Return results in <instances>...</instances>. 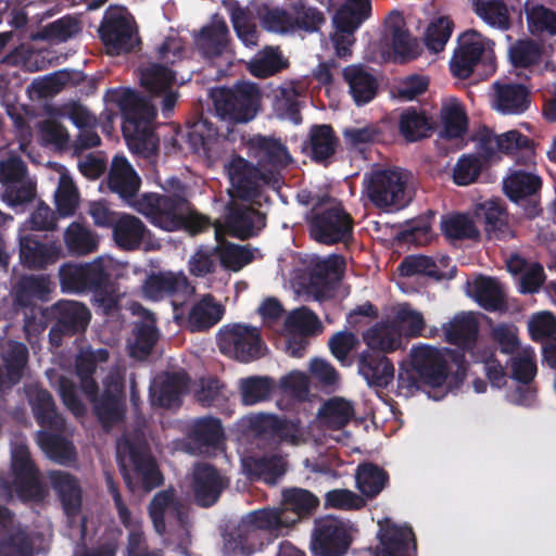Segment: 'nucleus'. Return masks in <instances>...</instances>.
<instances>
[{
	"mask_svg": "<svg viewBox=\"0 0 556 556\" xmlns=\"http://www.w3.org/2000/svg\"><path fill=\"white\" fill-rule=\"evenodd\" d=\"M185 45L178 36H168L157 53L162 63H151L140 70L141 87L149 98L131 89L108 90L104 100L114 103L121 111L122 130L129 150L143 157L152 156L157 149L153 130L156 106L164 117H168L177 103L179 92L175 72L168 67L180 60Z\"/></svg>",
	"mask_w": 556,
	"mask_h": 556,
	"instance_id": "1",
	"label": "nucleus"
},
{
	"mask_svg": "<svg viewBox=\"0 0 556 556\" xmlns=\"http://www.w3.org/2000/svg\"><path fill=\"white\" fill-rule=\"evenodd\" d=\"M317 505L318 498L308 490H283L280 506L252 510L223 534V553L227 556L254 555L265 542L282 534L285 529L311 514Z\"/></svg>",
	"mask_w": 556,
	"mask_h": 556,
	"instance_id": "2",
	"label": "nucleus"
},
{
	"mask_svg": "<svg viewBox=\"0 0 556 556\" xmlns=\"http://www.w3.org/2000/svg\"><path fill=\"white\" fill-rule=\"evenodd\" d=\"M136 208L151 224L166 231L186 228L191 235H197L211 227L205 216L190 210L184 194L146 193L137 202Z\"/></svg>",
	"mask_w": 556,
	"mask_h": 556,
	"instance_id": "3",
	"label": "nucleus"
},
{
	"mask_svg": "<svg viewBox=\"0 0 556 556\" xmlns=\"http://www.w3.org/2000/svg\"><path fill=\"white\" fill-rule=\"evenodd\" d=\"M410 366H401L397 375V394L405 399L415 395L422 384L439 388L448 375L447 357L450 350L420 344L413 346L409 353Z\"/></svg>",
	"mask_w": 556,
	"mask_h": 556,
	"instance_id": "4",
	"label": "nucleus"
},
{
	"mask_svg": "<svg viewBox=\"0 0 556 556\" xmlns=\"http://www.w3.org/2000/svg\"><path fill=\"white\" fill-rule=\"evenodd\" d=\"M109 355L108 349H92L88 345L80 349L75 359L80 390L93 404L99 419L106 425L121 420L125 414L123 395L103 392L99 396V386L94 375L101 364L108 362Z\"/></svg>",
	"mask_w": 556,
	"mask_h": 556,
	"instance_id": "5",
	"label": "nucleus"
},
{
	"mask_svg": "<svg viewBox=\"0 0 556 556\" xmlns=\"http://www.w3.org/2000/svg\"><path fill=\"white\" fill-rule=\"evenodd\" d=\"M116 457L124 481L131 492H150L159 486L162 475L143 435L123 434L116 442Z\"/></svg>",
	"mask_w": 556,
	"mask_h": 556,
	"instance_id": "6",
	"label": "nucleus"
},
{
	"mask_svg": "<svg viewBox=\"0 0 556 556\" xmlns=\"http://www.w3.org/2000/svg\"><path fill=\"white\" fill-rule=\"evenodd\" d=\"M407 181L408 175L401 168H374L363 179L370 202L386 212L399 211L410 202Z\"/></svg>",
	"mask_w": 556,
	"mask_h": 556,
	"instance_id": "7",
	"label": "nucleus"
},
{
	"mask_svg": "<svg viewBox=\"0 0 556 556\" xmlns=\"http://www.w3.org/2000/svg\"><path fill=\"white\" fill-rule=\"evenodd\" d=\"M229 179L228 193L232 200L240 199L251 204L262 205L267 202L265 187L277 188L274 179L256 164H253L241 156H233L224 165Z\"/></svg>",
	"mask_w": 556,
	"mask_h": 556,
	"instance_id": "8",
	"label": "nucleus"
},
{
	"mask_svg": "<svg viewBox=\"0 0 556 556\" xmlns=\"http://www.w3.org/2000/svg\"><path fill=\"white\" fill-rule=\"evenodd\" d=\"M11 465L14 473L13 485L0 478V496L11 500L16 493L22 501H41L46 490L38 479V471L30 459L29 451L23 442L11 448Z\"/></svg>",
	"mask_w": 556,
	"mask_h": 556,
	"instance_id": "9",
	"label": "nucleus"
},
{
	"mask_svg": "<svg viewBox=\"0 0 556 556\" xmlns=\"http://www.w3.org/2000/svg\"><path fill=\"white\" fill-rule=\"evenodd\" d=\"M216 116L223 121L248 123L258 108L260 93L255 84L241 81L233 88H219L212 91Z\"/></svg>",
	"mask_w": 556,
	"mask_h": 556,
	"instance_id": "10",
	"label": "nucleus"
},
{
	"mask_svg": "<svg viewBox=\"0 0 556 556\" xmlns=\"http://www.w3.org/2000/svg\"><path fill=\"white\" fill-rule=\"evenodd\" d=\"M493 41L475 29L465 31L458 38V47L454 51L450 65L452 73L467 78L473 67L482 64L488 73L494 72Z\"/></svg>",
	"mask_w": 556,
	"mask_h": 556,
	"instance_id": "11",
	"label": "nucleus"
},
{
	"mask_svg": "<svg viewBox=\"0 0 556 556\" xmlns=\"http://www.w3.org/2000/svg\"><path fill=\"white\" fill-rule=\"evenodd\" d=\"M353 525L349 520L326 516L315 521L311 549L315 556H342L351 543Z\"/></svg>",
	"mask_w": 556,
	"mask_h": 556,
	"instance_id": "12",
	"label": "nucleus"
},
{
	"mask_svg": "<svg viewBox=\"0 0 556 556\" xmlns=\"http://www.w3.org/2000/svg\"><path fill=\"white\" fill-rule=\"evenodd\" d=\"M311 237L324 244L348 243L353 239V219L339 204L312 214Z\"/></svg>",
	"mask_w": 556,
	"mask_h": 556,
	"instance_id": "13",
	"label": "nucleus"
},
{
	"mask_svg": "<svg viewBox=\"0 0 556 556\" xmlns=\"http://www.w3.org/2000/svg\"><path fill=\"white\" fill-rule=\"evenodd\" d=\"M218 346L222 353L241 362L260 358L265 351L260 330L245 324H233L220 331Z\"/></svg>",
	"mask_w": 556,
	"mask_h": 556,
	"instance_id": "14",
	"label": "nucleus"
},
{
	"mask_svg": "<svg viewBox=\"0 0 556 556\" xmlns=\"http://www.w3.org/2000/svg\"><path fill=\"white\" fill-rule=\"evenodd\" d=\"M99 33L112 55L129 52L138 42L134 22L125 8L110 7L105 11Z\"/></svg>",
	"mask_w": 556,
	"mask_h": 556,
	"instance_id": "15",
	"label": "nucleus"
},
{
	"mask_svg": "<svg viewBox=\"0 0 556 556\" xmlns=\"http://www.w3.org/2000/svg\"><path fill=\"white\" fill-rule=\"evenodd\" d=\"M1 198L10 206L29 202L35 197L36 184L27 175L25 163L16 155L0 160Z\"/></svg>",
	"mask_w": 556,
	"mask_h": 556,
	"instance_id": "16",
	"label": "nucleus"
},
{
	"mask_svg": "<svg viewBox=\"0 0 556 556\" xmlns=\"http://www.w3.org/2000/svg\"><path fill=\"white\" fill-rule=\"evenodd\" d=\"M55 319L48 337L51 345L59 348L64 336L72 337L84 332L90 321L91 313L81 302L60 300L51 306Z\"/></svg>",
	"mask_w": 556,
	"mask_h": 556,
	"instance_id": "17",
	"label": "nucleus"
},
{
	"mask_svg": "<svg viewBox=\"0 0 556 556\" xmlns=\"http://www.w3.org/2000/svg\"><path fill=\"white\" fill-rule=\"evenodd\" d=\"M511 378L520 386L509 389L506 394V401L516 406L531 407L535 403V389L530 382L536 375L535 353L533 349L527 346L520 349L509 358Z\"/></svg>",
	"mask_w": 556,
	"mask_h": 556,
	"instance_id": "18",
	"label": "nucleus"
},
{
	"mask_svg": "<svg viewBox=\"0 0 556 556\" xmlns=\"http://www.w3.org/2000/svg\"><path fill=\"white\" fill-rule=\"evenodd\" d=\"M223 435L224 429L218 418L200 417L188 425L181 448L191 455L208 456L219 450Z\"/></svg>",
	"mask_w": 556,
	"mask_h": 556,
	"instance_id": "19",
	"label": "nucleus"
},
{
	"mask_svg": "<svg viewBox=\"0 0 556 556\" xmlns=\"http://www.w3.org/2000/svg\"><path fill=\"white\" fill-rule=\"evenodd\" d=\"M249 151L256 165L274 179V185H279L280 170L292 162L287 147L278 139L255 136L249 141Z\"/></svg>",
	"mask_w": 556,
	"mask_h": 556,
	"instance_id": "20",
	"label": "nucleus"
},
{
	"mask_svg": "<svg viewBox=\"0 0 556 556\" xmlns=\"http://www.w3.org/2000/svg\"><path fill=\"white\" fill-rule=\"evenodd\" d=\"M377 538L379 544L375 556H414L416 552L415 535L412 528L399 525L389 519L379 521Z\"/></svg>",
	"mask_w": 556,
	"mask_h": 556,
	"instance_id": "21",
	"label": "nucleus"
},
{
	"mask_svg": "<svg viewBox=\"0 0 556 556\" xmlns=\"http://www.w3.org/2000/svg\"><path fill=\"white\" fill-rule=\"evenodd\" d=\"M149 514L156 533L162 535L167 522H176L188 535L189 513L175 496L172 489L157 492L150 505Z\"/></svg>",
	"mask_w": 556,
	"mask_h": 556,
	"instance_id": "22",
	"label": "nucleus"
},
{
	"mask_svg": "<svg viewBox=\"0 0 556 556\" xmlns=\"http://www.w3.org/2000/svg\"><path fill=\"white\" fill-rule=\"evenodd\" d=\"M18 257L28 269H43L54 264L62 255V247L55 242L41 241L36 235L18 231Z\"/></svg>",
	"mask_w": 556,
	"mask_h": 556,
	"instance_id": "23",
	"label": "nucleus"
},
{
	"mask_svg": "<svg viewBox=\"0 0 556 556\" xmlns=\"http://www.w3.org/2000/svg\"><path fill=\"white\" fill-rule=\"evenodd\" d=\"M228 480L215 467L205 463L194 466L192 472V490L199 506L211 507L219 500Z\"/></svg>",
	"mask_w": 556,
	"mask_h": 556,
	"instance_id": "24",
	"label": "nucleus"
},
{
	"mask_svg": "<svg viewBox=\"0 0 556 556\" xmlns=\"http://www.w3.org/2000/svg\"><path fill=\"white\" fill-rule=\"evenodd\" d=\"M188 389V376L184 371L164 372L153 379L149 393L152 405L173 408L181 403V396Z\"/></svg>",
	"mask_w": 556,
	"mask_h": 556,
	"instance_id": "25",
	"label": "nucleus"
},
{
	"mask_svg": "<svg viewBox=\"0 0 556 556\" xmlns=\"http://www.w3.org/2000/svg\"><path fill=\"white\" fill-rule=\"evenodd\" d=\"M194 43L200 54L208 61L213 62L224 56L229 51V30L226 22L214 17L194 36Z\"/></svg>",
	"mask_w": 556,
	"mask_h": 556,
	"instance_id": "26",
	"label": "nucleus"
},
{
	"mask_svg": "<svg viewBox=\"0 0 556 556\" xmlns=\"http://www.w3.org/2000/svg\"><path fill=\"white\" fill-rule=\"evenodd\" d=\"M226 226L233 236L249 238L265 227V214L252 205L239 204L232 200L227 206Z\"/></svg>",
	"mask_w": 556,
	"mask_h": 556,
	"instance_id": "27",
	"label": "nucleus"
},
{
	"mask_svg": "<svg viewBox=\"0 0 556 556\" xmlns=\"http://www.w3.org/2000/svg\"><path fill=\"white\" fill-rule=\"evenodd\" d=\"M492 88V106L501 114L520 115L528 110L529 90L523 85L496 80Z\"/></svg>",
	"mask_w": 556,
	"mask_h": 556,
	"instance_id": "28",
	"label": "nucleus"
},
{
	"mask_svg": "<svg viewBox=\"0 0 556 556\" xmlns=\"http://www.w3.org/2000/svg\"><path fill=\"white\" fill-rule=\"evenodd\" d=\"M342 75L349 87L348 92L356 106H364L376 98L379 84L367 67L352 64L343 68Z\"/></svg>",
	"mask_w": 556,
	"mask_h": 556,
	"instance_id": "29",
	"label": "nucleus"
},
{
	"mask_svg": "<svg viewBox=\"0 0 556 556\" xmlns=\"http://www.w3.org/2000/svg\"><path fill=\"white\" fill-rule=\"evenodd\" d=\"M0 556H31L33 544L29 535L20 526L14 528V519L10 510L0 505Z\"/></svg>",
	"mask_w": 556,
	"mask_h": 556,
	"instance_id": "30",
	"label": "nucleus"
},
{
	"mask_svg": "<svg viewBox=\"0 0 556 556\" xmlns=\"http://www.w3.org/2000/svg\"><path fill=\"white\" fill-rule=\"evenodd\" d=\"M28 402L37 422L49 430L66 431V422L56 410L52 395L43 389L30 387L27 390Z\"/></svg>",
	"mask_w": 556,
	"mask_h": 556,
	"instance_id": "31",
	"label": "nucleus"
},
{
	"mask_svg": "<svg viewBox=\"0 0 556 556\" xmlns=\"http://www.w3.org/2000/svg\"><path fill=\"white\" fill-rule=\"evenodd\" d=\"M160 338L154 315L143 309L140 319L135 321L131 337L128 339L129 355L137 359H144Z\"/></svg>",
	"mask_w": 556,
	"mask_h": 556,
	"instance_id": "32",
	"label": "nucleus"
},
{
	"mask_svg": "<svg viewBox=\"0 0 556 556\" xmlns=\"http://www.w3.org/2000/svg\"><path fill=\"white\" fill-rule=\"evenodd\" d=\"M357 368L370 387L386 388L394 377L393 364L384 354L375 351H363L357 359Z\"/></svg>",
	"mask_w": 556,
	"mask_h": 556,
	"instance_id": "33",
	"label": "nucleus"
},
{
	"mask_svg": "<svg viewBox=\"0 0 556 556\" xmlns=\"http://www.w3.org/2000/svg\"><path fill=\"white\" fill-rule=\"evenodd\" d=\"M355 415L352 402L343 397H331L327 400L318 410V417L323 426L333 430H342L333 437L337 442H345L350 432L343 430Z\"/></svg>",
	"mask_w": 556,
	"mask_h": 556,
	"instance_id": "34",
	"label": "nucleus"
},
{
	"mask_svg": "<svg viewBox=\"0 0 556 556\" xmlns=\"http://www.w3.org/2000/svg\"><path fill=\"white\" fill-rule=\"evenodd\" d=\"M466 293L485 311L502 312L507 308L504 291L494 278L478 276L473 281H467Z\"/></svg>",
	"mask_w": 556,
	"mask_h": 556,
	"instance_id": "35",
	"label": "nucleus"
},
{
	"mask_svg": "<svg viewBox=\"0 0 556 556\" xmlns=\"http://www.w3.org/2000/svg\"><path fill=\"white\" fill-rule=\"evenodd\" d=\"M48 478L65 514L76 516L81 507V488L76 477L64 470H51Z\"/></svg>",
	"mask_w": 556,
	"mask_h": 556,
	"instance_id": "36",
	"label": "nucleus"
},
{
	"mask_svg": "<svg viewBox=\"0 0 556 556\" xmlns=\"http://www.w3.org/2000/svg\"><path fill=\"white\" fill-rule=\"evenodd\" d=\"M342 257L332 255L316 266L312 277V289L316 301L323 302L332 295L336 285L342 278Z\"/></svg>",
	"mask_w": 556,
	"mask_h": 556,
	"instance_id": "37",
	"label": "nucleus"
},
{
	"mask_svg": "<svg viewBox=\"0 0 556 556\" xmlns=\"http://www.w3.org/2000/svg\"><path fill=\"white\" fill-rule=\"evenodd\" d=\"M112 229L115 244L124 251L138 250L149 233L143 222L129 214L121 215Z\"/></svg>",
	"mask_w": 556,
	"mask_h": 556,
	"instance_id": "38",
	"label": "nucleus"
},
{
	"mask_svg": "<svg viewBox=\"0 0 556 556\" xmlns=\"http://www.w3.org/2000/svg\"><path fill=\"white\" fill-rule=\"evenodd\" d=\"M110 189L124 199L134 197L140 187V178L128 160L116 155L112 160L109 173Z\"/></svg>",
	"mask_w": 556,
	"mask_h": 556,
	"instance_id": "39",
	"label": "nucleus"
},
{
	"mask_svg": "<svg viewBox=\"0 0 556 556\" xmlns=\"http://www.w3.org/2000/svg\"><path fill=\"white\" fill-rule=\"evenodd\" d=\"M224 312V306L213 295L203 294L191 305L187 326L193 332L206 330L223 318Z\"/></svg>",
	"mask_w": 556,
	"mask_h": 556,
	"instance_id": "40",
	"label": "nucleus"
},
{
	"mask_svg": "<svg viewBox=\"0 0 556 556\" xmlns=\"http://www.w3.org/2000/svg\"><path fill=\"white\" fill-rule=\"evenodd\" d=\"M213 231L216 239L215 245L218 261L222 267L228 270L239 271L254 260L256 249L253 250L249 245L223 240L220 238V230L216 226H213Z\"/></svg>",
	"mask_w": 556,
	"mask_h": 556,
	"instance_id": "41",
	"label": "nucleus"
},
{
	"mask_svg": "<svg viewBox=\"0 0 556 556\" xmlns=\"http://www.w3.org/2000/svg\"><path fill=\"white\" fill-rule=\"evenodd\" d=\"M484 230L490 240L507 241L515 233L508 224L506 210L498 200H489L481 205Z\"/></svg>",
	"mask_w": 556,
	"mask_h": 556,
	"instance_id": "42",
	"label": "nucleus"
},
{
	"mask_svg": "<svg viewBox=\"0 0 556 556\" xmlns=\"http://www.w3.org/2000/svg\"><path fill=\"white\" fill-rule=\"evenodd\" d=\"M447 342L470 350L477 339L478 325L469 313H459L452 320L442 325Z\"/></svg>",
	"mask_w": 556,
	"mask_h": 556,
	"instance_id": "43",
	"label": "nucleus"
},
{
	"mask_svg": "<svg viewBox=\"0 0 556 556\" xmlns=\"http://www.w3.org/2000/svg\"><path fill=\"white\" fill-rule=\"evenodd\" d=\"M2 359L7 368V380L2 378L3 384L0 393V397L4 393L7 388L17 383L22 378L23 370L28 361V349L27 346L17 341H8L1 352ZM2 372V370L0 369ZM1 377L3 375L1 374Z\"/></svg>",
	"mask_w": 556,
	"mask_h": 556,
	"instance_id": "44",
	"label": "nucleus"
},
{
	"mask_svg": "<svg viewBox=\"0 0 556 556\" xmlns=\"http://www.w3.org/2000/svg\"><path fill=\"white\" fill-rule=\"evenodd\" d=\"M300 93L294 85L283 84L274 90L273 109L277 118L293 125L302 123Z\"/></svg>",
	"mask_w": 556,
	"mask_h": 556,
	"instance_id": "45",
	"label": "nucleus"
},
{
	"mask_svg": "<svg viewBox=\"0 0 556 556\" xmlns=\"http://www.w3.org/2000/svg\"><path fill=\"white\" fill-rule=\"evenodd\" d=\"M275 389V380L267 376H249L238 380V391L244 406H254L268 401Z\"/></svg>",
	"mask_w": 556,
	"mask_h": 556,
	"instance_id": "46",
	"label": "nucleus"
},
{
	"mask_svg": "<svg viewBox=\"0 0 556 556\" xmlns=\"http://www.w3.org/2000/svg\"><path fill=\"white\" fill-rule=\"evenodd\" d=\"M364 341L369 351L381 354L397 350L402 343V336L393 323L377 324L364 333Z\"/></svg>",
	"mask_w": 556,
	"mask_h": 556,
	"instance_id": "47",
	"label": "nucleus"
},
{
	"mask_svg": "<svg viewBox=\"0 0 556 556\" xmlns=\"http://www.w3.org/2000/svg\"><path fill=\"white\" fill-rule=\"evenodd\" d=\"M37 442L46 456L60 465H68L76 458L74 445L60 434L39 430Z\"/></svg>",
	"mask_w": 556,
	"mask_h": 556,
	"instance_id": "48",
	"label": "nucleus"
},
{
	"mask_svg": "<svg viewBox=\"0 0 556 556\" xmlns=\"http://www.w3.org/2000/svg\"><path fill=\"white\" fill-rule=\"evenodd\" d=\"M187 288V281L184 276H176L172 273H160L150 276L143 285L146 298L152 301H160L172 296L182 289Z\"/></svg>",
	"mask_w": 556,
	"mask_h": 556,
	"instance_id": "49",
	"label": "nucleus"
},
{
	"mask_svg": "<svg viewBox=\"0 0 556 556\" xmlns=\"http://www.w3.org/2000/svg\"><path fill=\"white\" fill-rule=\"evenodd\" d=\"M337 138L329 125H315L309 132V149L313 161L327 165L337 149Z\"/></svg>",
	"mask_w": 556,
	"mask_h": 556,
	"instance_id": "50",
	"label": "nucleus"
},
{
	"mask_svg": "<svg viewBox=\"0 0 556 556\" xmlns=\"http://www.w3.org/2000/svg\"><path fill=\"white\" fill-rule=\"evenodd\" d=\"M399 130L406 141L415 142L429 137L433 125L422 112L407 108L400 115Z\"/></svg>",
	"mask_w": 556,
	"mask_h": 556,
	"instance_id": "51",
	"label": "nucleus"
},
{
	"mask_svg": "<svg viewBox=\"0 0 556 556\" xmlns=\"http://www.w3.org/2000/svg\"><path fill=\"white\" fill-rule=\"evenodd\" d=\"M371 14L370 0H345L336 12L332 21L334 27L356 30Z\"/></svg>",
	"mask_w": 556,
	"mask_h": 556,
	"instance_id": "52",
	"label": "nucleus"
},
{
	"mask_svg": "<svg viewBox=\"0 0 556 556\" xmlns=\"http://www.w3.org/2000/svg\"><path fill=\"white\" fill-rule=\"evenodd\" d=\"M541 185L538 175L525 170H516L503 180L505 194L516 203L538 192Z\"/></svg>",
	"mask_w": 556,
	"mask_h": 556,
	"instance_id": "53",
	"label": "nucleus"
},
{
	"mask_svg": "<svg viewBox=\"0 0 556 556\" xmlns=\"http://www.w3.org/2000/svg\"><path fill=\"white\" fill-rule=\"evenodd\" d=\"M475 12L493 29L506 31L510 27L509 11L503 0H477Z\"/></svg>",
	"mask_w": 556,
	"mask_h": 556,
	"instance_id": "54",
	"label": "nucleus"
},
{
	"mask_svg": "<svg viewBox=\"0 0 556 556\" xmlns=\"http://www.w3.org/2000/svg\"><path fill=\"white\" fill-rule=\"evenodd\" d=\"M441 119L443 129L440 137L456 139L462 137L467 130V116L462 104L452 99L445 102L441 109Z\"/></svg>",
	"mask_w": 556,
	"mask_h": 556,
	"instance_id": "55",
	"label": "nucleus"
},
{
	"mask_svg": "<svg viewBox=\"0 0 556 556\" xmlns=\"http://www.w3.org/2000/svg\"><path fill=\"white\" fill-rule=\"evenodd\" d=\"M50 291L49 280L45 276H26L17 286L15 303L16 305H35L33 300L48 301Z\"/></svg>",
	"mask_w": 556,
	"mask_h": 556,
	"instance_id": "56",
	"label": "nucleus"
},
{
	"mask_svg": "<svg viewBox=\"0 0 556 556\" xmlns=\"http://www.w3.org/2000/svg\"><path fill=\"white\" fill-rule=\"evenodd\" d=\"M64 242L70 253L85 255L96 251L98 237L86 226L74 222L64 231Z\"/></svg>",
	"mask_w": 556,
	"mask_h": 556,
	"instance_id": "57",
	"label": "nucleus"
},
{
	"mask_svg": "<svg viewBox=\"0 0 556 556\" xmlns=\"http://www.w3.org/2000/svg\"><path fill=\"white\" fill-rule=\"evenodd\" d=\"M219 137L217 128L207 118H201L187 134V140L193 152L207 155Z\"/></svg>",
	"mask_w": 556,
	"mask_h": 556,
	"instance_id": "58",
	"label": "nucleus"
},
{
	"mask_svg": "<svg viewBox=\"0 0 556 556\" xmlns=\"http://www.w3.org/2000/svg\"><path fill=\"white\" fill-rule=\"evenodd\" d=\"M355 480L362 494L374 497L383 490L388 476L383 469L376 465L363 464L357 468Z\"/></svg>",
	"mask_w": 556,
	"mask_h": 556,
	"instance_id": "59",
	"label": "nucleus"
},
{
	"mask_svg": "<svg viewBox=\"0 0 556 556\" xmlns=\"http://www.w3.org/2000/svg\"><path fill=\"white\" fill-rule=\"evenodd\" d=\"M528 28L531 34L548 33L556 35V13L538 3H526L525 7Z\"/></svg>",
	"mask_w": 556,
	"mask_h": 556,
	"instance_id": "60",
	"label": "nucleus"
},
{
	"mask_svg": "<svg viewBox=\"0 0 556 556\" xmlns=\"http://www.w3.org/2000/svg\"><path fill=\"white\" fill-rule=\"evenodd\" d=\"M81 265L84 268L86 291L92 292L109 283L114 267V261L110 256L101 255L92 262Z\"/></svg>",
	"mask_w": 556,
	"mask_h": 556,
	"instance_id": "61",
	"label": "nucleus"
},
{
	"mask_svg": "<svg viewBox=\"0 0 556 556\" xmlns=\"http://www.w3.org/2000/svg\"><path fill=\"white\" fill-rule=\"evenodd\" d=\"M392 323L401 334L410 338L419 337L426 325L422 313L407 303L396 307Z\"/></svg>",
	"mask_w": 556,
	"mask_h": 556,
	"instance_id": "62",
	"label": "nucleus"
},
{
	"mask_svg": "<svg viewBox=\"0 0 556 556\" xmlns=\"http://www.w3.org/2000/svg\"><path fill=\"white\" fill-rule=\"evenodd\" d=\"M230 21L237 37L245 47L257 45V29L252 13L239 5L230 8Z\"/></svg>",
	"mask_w": 556,
	"mask_h": 556,
	"instance_id": "63",
	"label": "nucleus"
},
{
	"mask_svg": "<svg viewBox=\"0 0 556 556\" xmlns=\"http://www.w3.org/2000/svg\"><path fill=\"white\" fill-rule=\"evenodd\" d=\"M321 328L317 315L309 308L302 306L289 313L285 320L286 332H295L302 336H311Z\"/></svg>",
	"mask_w": 556,
	"mask_h": 556,
	"instance_id": "64",
	"label": "nucleus"
}]
</instances>
